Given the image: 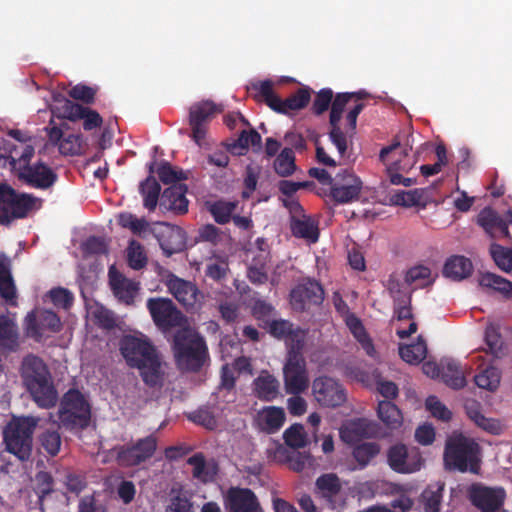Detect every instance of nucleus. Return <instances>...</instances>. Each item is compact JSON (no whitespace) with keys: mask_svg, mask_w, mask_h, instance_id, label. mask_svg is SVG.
Returning <instances> with one entry per match:
<instances>
[{"mask_svg":"<svg viewBox=\"0 0 512 512\" xmlns=\"http://www.w3.org/2000/svg\"><path fill=\"white\" fill-rule=\"evenodd\" d=\"M147 308L155 325L166 332L178 328L174 335L173 351L176 362L182 370L199 368L204 359V343L191 329L187 320L175 308L173 302L166 298H150Z\"/></svg>","mask_w":512,"mask_h":512,"instance_id":"nucleus-1","label":"nucleus"},{"mask_svg":"<svg viewBox=\"0 0 512 512\" xmlns=\"http://www.w3.org/2000/svg\"><path fill=\"white\" fill-rule=\"evenodd\" d=\"M22 377L27 390L39 407L50 408L56 404L58 393L41 359L35 356L25 358L22 364Z\"/></svg>","mask_w":512,"mask_h":512,"instance_id":"nucleus-2","label":"nucleus"},{"mask_svg":"<svg viewBox=\"0 0 512 512\" xmlns=\"http://www.w3.org/2000/svg\"><path fill=\"white\" fill-rule=\"evenodd\" d=\"M480 461V447L472 438L458 432L448 437L444 451L446 467L461 472L478 473Z\"/></svg>","mask_w":512,"mask_h":512,"instance_id":"nucleus-3","label":"nucleus"},{"mask_svg":"<svg viewBox=\"0 0 512 512\" xmlns=\"http://www.w3.org/2000/svg\"><path fill=\"white\" fill-rule=\"evenodd\" d=\"M38 420L34 417L13 418L4 430L7 450L20 460L29 458L32 451V433Z\"/></svg>","mask_w":512,"mask_h":512,"instance_id":"nucleus-4","label":"nucleus"},{"mask_svg":"<svg viewBox=\"0 0 512 512\" xmlns=\"http://www.w3.org/2000/svg\"><path fill=\"white\" fill-rule=\"evenodd\" d=\"M41 207V200L29 194L17 193L7 184H0V223L25 217Z\"/></svg>","mask_w":512,"mask_h":512,"instance_id":"nucleus-5","label":"nucleus"},{"mask_svg":"<svg viewBox=\"0 0 512 512\" xmlns=\"http://www.w3.org/2000/svg\"><path fill=\"white\" fill-rule=\"evenodd\" d=\"M24 329L28 337L40 341L58 333L62 329V322L55 312L35 308L25 317Z\"/></svg>","mask_w":512,"mask_h":512,"instance_id":"nucleus-6","label":"nucleus"},{"mask_svg":"<svg viewBox=\"0 0 512 512\" xmlns=\"http://www.w3.org/2000/svg\"><path fill=\"white\" fill-rule=\"evenodd\" d=\"M59 421L64 426L84 427L90 418V405L77 390H69L59 408Z\"/></svg>","mask_w":512,"mask_h":512,"instance_id":"nucleus-7","label":"nucleus"},{"mask_svg":"<svg viewBox=\"0 0 512 512\" xmlns=\"http://www.w3.org/2000/svg\"><path fill=\"white\" fill-rule=\"evenodd\" d=\"M389 466L396 472L410 474L419 471L424 466V458L416 447H407L397 443L387 452Z\"/></svg>","mask_w":512,"mask_h":512,"instance_id":"nucleus-8","label":"nucleus"},{"mask_svg":"<svg viewBox=\"0 0 512 512\" xmlns=\"http://www.w3.org/2000/svg\"><path fill=\"white\" fill-rule=\"evenodd\" d=\"M285 389L288 393L298 394L308 387V374L304 358L296 351L290 350L284 366Z\"/></svg>","mask_w":512,"mask_h":512,"instance_id":"nucleus-9","label":"nucleus"},{"mask_svg":"<svg viewBox=\"0 0 512 512\" xmlns=\"http://www.w3.org/2000/svg\"><path fill=\"white\" fill-rule=\"evenodd\" d=\"M363 92L358 93H344L336 96L334 101L332 102L331 113H330V125L331 130L329 132V137L333 145L337 148V151L341 157H344L347 150V137L342 132L339 121L341 119L342 113L348 101L352 97L362 98L364 97Z\"/></svg>","mask_w":512,"mask_h":512,"instance_id":"nucleus-10","label":"nucleus"},{"mask_svg":"<svg viewBox=\"0 0 512 512\" xmlns=\"http://www.w3.org/2000/svg\"><path fill=\"white\" fill-rule=\"evenodd\" d=\"M472 503L482 512H500L506 498L502 487H489L482 484H473L468 490Z\"/></svg>","mask_w":512,"mask_h":512,"instance_id":"nucleus-11","label":"nucleus"},{"mask_svg":"<svg viewBox=\"0 0 512 512\" xmlns=\"http://www.w3.org/2000/svg\"><path fill=\"white\" fill-rule=\"evenodd\" d=\"M120 350L127 364L131 367H136L156 352L155 348L143 335L124 336L120 342Z\"/></svg>","mask_w":512,"mask_h":512,"instance_id":"nucleus-12","label":"nucleus"},{"mask_svg":"<svg viewBox=\"0 0 512 512\" xmlns=\"http://www.w3.org/2000/svg\"><path fill=\"white\" fill-rule=\"evenodd\" d=\"M312 393L315 400L322 406H339L346 400L342 386L333 378L319 377L314 380Z\"/></svg>","mask_w":512,"mask_h":512,"instance_id":"nucleus-13","label":"nucleus"},{"mask_svg":"<svg viewBox=\"0 0 512 512\" xmlns=\"http://www.w3.org/2000/svg\"><path fill=\"white\" fill-rule=\"evenodd\" d=\"M363 188L362 181L354 173L344 170L336 175L331 185V196L339 203L356 200Z\"/></svg>","mask_w":512,"mask_h":512,"instance_id":"nucleus-14","label":"nucleus"},{"mask_svg":"<svg viewBox=\"0 0 512 512\" xmlns=\"http://www.w3.org/2000/svg\"><path fill=\"white\" fill-rule=\"evenodd\" d=\"M322 287L315 281L306 280L297 285L291 292V305L293 309L303 311L323 301Z\"/></svg>","mask_w":512,"mask_h":512,"instance_id":"nucleus-15","label":"nucleus"},{"mask_svg":"<svg viewBox=\"0 0 512 512\" xmlns=\"http://www.w3.org/2000/svg\"><path fill=\"white\" fill-rule=\"evenodd\" d=\"M380 161L386 166L389 176V168L395 165V172H407L416 164V159L410 157L407 147H402L398 141L382 148L379 155Z\"/></svg>","mask_w":512,"mask_h":512,"instance_id":"nucleus-16","label":"nucleus"},{"mask_svg":"<svg viewBox=\"0 0 512 512\" xmlns=\"http://www.w3.org/2000/svg\"><path fill=\"white\" fill-rule=\"evenodd\" d=\"M55 101L63 104V110L60 111L59 107H54L52 109L53 113H57L59 117L68 118L71 120H76L80 118L83 119L84 129L86 130H92L100 126L102 123L100 115L95 111L74 104L67 99L60 100L58 98H55Z\"/></svg>","mask_w":512,"mask_h":512,"instance_id":"nucleus-17","label":"nucleus"},{"mask_svg":"<svg viewBox=\"0 0 512 512\" xmlns=\"http://www.w3.org/2000/svg\"><path fill=\"white\" fill-rule=\"evenodd\" d=\"M478 224L493 238L509 236L508 226L512 223V211L500 216L491 208L483 209L477 218Z\"/></svg>","mask_w":512,"mask_h":512,"instance_id":"nucleus-18","label":"nucleus"},{"mask_svg":"<svg viewBox=\"0 0 512 512\" xmlns=\"http://www.w3.org/2000/svg\"><path fill=\"white\" fill-rule=\"evenodd\" d=\"M163 252L170 256L181 251L185 246L184 232L177 226L168 223H158L154 228Z\"/></svg>","mask_w":512,"mask_h":512,"instance_id":"nucleus-19","label":"nucleus"},{"mask_svg":"<svg viewBox=\"0 0 512 512\" xmlns=\"http://www.w3.org/2000/svg\"><path fill=\"white\" fill-rule=\"evenodd\" d=\"M156 449V442L148 437L131 448L118 447L113 450L122 465H136L152 456Z\"/></svg>","mask_w":512,"mask_h":512,"instance_id":"nucleus-20","label":"nucleus"},{"mask_svg":"<svg viewBox=\"0 0 512 512\" xmlns=\"http://www.w3.org/2000/svg\"><path fill=\"white\" fill-rule=\"evenodd\" d=\"M335 306L339 311L343 312L346 325L361 348L366 352L368 356L375 357V347L360 320L346 310V305L340 298L335 299Z\"/></svg>","mask_w":512,"mask_h":512,"instance_id":"nucleus-21","label":"nucleus"},{"mask_svg":"<svg viewBox=\"0 0 512 512\" xmlns=\"http://www.w3.org/2000/svg\"><path fill=\"white\" fill-rule=\"evenodd\" d=\"M110 287L115 297L122 303L131 305L139 293V284L120 274L114 267L109 270Z\"/></svg>","mask_w":512,"mask_h":512,"instance_id":"nucleus-22","label":"nucleus"},{"mask_svg":"<svg viewBox=\"0 0 512 512\" xmlns=\"http://www.w3.org/2000/svg\"><path fill=\"white\" fill-rule=\"evenodd\" d=\"M165 284L169 292L184 306L194 307L198 302V290L191 282L168 275Z\"/></svg>","mask_w":512,"mask_h":512,"instance_id":"nucleus-23","label":"nucleus"},{"mask_svg":"<svg viewBox=\"0 0 512 512\" xmlns=\"http://www.w3.org/2000/svg\"><path fill=\"white\" fill-rule=\"evenodd\" d=\"M15 175L20 180L36 188H48L55 181L54 173L42 163L33 166L28 165L15 173Z\"/></svg>","mask_w":512,"mask_h":512,"instance_id":"nucleus-24","label":"nucleus"},{"mask_svg":"<svg viewBox=\"0 0 512 512\" xmlns=\"http://www.w3.org/2000/svg\"><path fill=\"white\" fill-rule=\"evenodd\" d=\"M144 382L150 386H161L166 377L167 366L157 352L136 366Z\"/></svg>","mask_w":512,"mask_h":512,"instance_id":"nucleus-25","label":"nucleus"},{"mask_svg":"<svg viewBox=\"0 0 512 512\" xmlns=\"http://www.w3.org/2000/svg\"><path fill=\"white\" fill-rule=\"evenodd\" d=\"M226 505L231 512H261L255 495L248 489H230Z\"/></svg>","mask_w":512,"mask_h":512,"instance_id":"nucleus-26","label":"nucleus"},{"mask_svg":"<svg viewBox=\"0 0 512 512\" xmlns=\"http://www.w3.org/2000/svg\"><path fill=\"white\" fill-rule=\"evenodd\" d=\"M376 433V426L367 419H356L345 423L341 430L340 436L347 443H354L361 438L371 437Z\"/></svg>","mask_w":512,"mask_h":512,"instance_id":"nucleus-27","label":"nucleus"},{"mask_svg":"<svg viewBox=\"0 0 512 512\" xmlns=\"http://www.w3.org/2000/svg\"><path fill=\"white\" fill-rule=\"evenodd\" d=\"M187 188L184 184H174L167 188L161 198L160 205L176 214L188 211V200L185 196Z\"/></svg>","mask_w":512,"mask_h":512,"instance_id":"nucleus-28","label":"nucleus"},{"mask_svg":"<svg viewBox=\"0 0 512 512\" xmlns=\"http://www.w3.org/2000/svg\"><path fill=\"white\" fill-rule=\"evenodd\" d=\"M270 333L277 338H284L291 350L299 349L305 338L302 330H293L292 325L285 320H273L269 324Z\"/></svg>","mask_w":512,"mask_h":512,"instance_id":"nucleus-29","label":"nucleus"},{"mask_svg":"<svg viewBox=\"0 0 512 512\" xmlns=\"http://www.w3.org/2000/svg\"><path fill=\"white\" fill-rule=\"evenodd\" d=\"M33 154L34 147L32 144L27 142H20L12 147L10 156L8 158L0 157V163L4 166L8 162L12 171L17 173L19 170H22V168L29 165L28 162Z\"/></svg>","mask_w":512,"mask_h":512,"instance_id":"nucleus-30","label":"nucleus"},{"mask_svg":"<svg viewBox=\"0 0 512 512\" xmlns=\"http://www.w3.org/2000/svg\"><path fill=\"white\" fill-rule=\"evenodd\" d=\"M285 421V413L279 407H265L258 411L256 422L265 431L274 432L278 430Z\"/></svg>","mask_w":512,"mask_h":512,"instance_id":"nucleus-31","label":"nucleus"},{"mask_svg":"<svg viewBox=\"0 0 512 512\" xmlns=\"http://www.w3.org/2000/svg\"><path fill=\"white\" fill-rule=\"evenodd\" d=\"M390 201L394 205L404 207H425L430 201V196L425 189H413L409 191H397L391 196Z\"/></svg>","mask_w":512,"mask_h":512,"instance_id":"nucleus-32","label":"nucleus"},{"mask_svg":"<svg viewBox=\"0 0 512 512\" xmlns=\"http://www.w3.org/2000/svg\"><path fill=\"white\" fill-rule=\"evenodd\" d=\"M472 270L473 266L469 259L463 256H453L446 261L443 273L453 280H462L468 277Z\"/></svg>","mask_w":512,"mask_h":512,"instance_id":"nucleus-33","label":"nucleus"},{"mask_svg":"<svg viewBox=\"0 0 512 512\" xmlns=\"http://www.w3.org/2000/svg\"><path fill=\"white\" fill-rule=\"evenodd\" d=\"M377 414L383 424L390 430H397L403 424L402 413L392 402L380 401Z\"/></svg>","mask_w":512,"mask_h":512,"instance_id":"nucleus-34","label":"nucleus"},{"mask_svg":"<svg viewBox=\"0 0 512 512\" xmlns=\"http://www.w3.org/2000/svg\"><path fill=\"white\" fill-rule=\"evenodd\" d=\"M466 411L469 418L483 430L492 433L499 434L502 431L501 423L496 419L485 417L480 409L479 405L475 402L466 405Z\"/></svg>","mask_w":512,"mask_h":512,"instance_id":"nucleus-35","label":"nucleus"},{"mask_svg":"<svg viewBox=\"0 0 512 512\" xmlns=\"http://www.w3.org/2000/svg\"><path fill=\"white\" fill-rule=\"evenodd\" d=\"M291 228L295 236L304 238L308 242H316L318 239V228L314 221L306 215L293 217Z\"/></svg>","mask_w":512,"mask_h":512,"instance_id":"nucleus-36","label":"nucleus"},{"mask_svg":"<svg viewBox=\"0 0 512 512\" xmlns=\"http://www.w3.org/2000/svg\"><path fill=\"white\" fill-rule=\"evenodd\" d=\"M188 464L192 467L193 476L202 482L212 480L217 473V467L213 462L205 461L201 454H195L188 459Z\"/></svg>","mask_w":512,"mask_h":512,"instance_id":"nucleus-37","label":"nucleus"},{"mask_svg":"<svg viewBox=\"0 0 512 512\" xmlns=\"http://www.w3.org/2000/svg\"><path fill=\"white\" fill-rule=\"evenodd\" d=\"M18 332L13 319L0 316V349L12 350L18 346Z\"/></svg>","mask_w":512,"mask_h":512,"instance_id":"nucleus-38","label":"nucleus"},{"mask_svg":"<svg viewBox=\"0 0 512 512\" xmlns=\"http://www.w3.org/2000/svg\"><path fill=\"white\" fill-rule=\"evenodd\" d=\"M465 372L460 365L452 360H446L442 364V378L444 382L454 388L459 389L465 386Z\"/></svg>","mask_w":512,"mask_h":512,"instance_id":"nucleus-39","label":"nucleus"},{"mask_svg":"<svg viewBox=\"0 0 512 512\" xmlns=\"http://www.w3.org/2000/svg\"><path fill=\"white\" fill-rule=\"evenodd\" d=\"M400 357L409 364H418L425 359L427 355V346L425 341L419 337L417 342L409 345L399 346Z\"/></svg>","mask_w":512,"mask_h":512,"instance_id":"nucleus-40","label":"nucleus"},{"mask_svg":"<svg viewBox=\"0 0 512 512\" xmlns=\"http://www.w3.org/2000/svg\"><path fill=\"white\" fill-rule=\"evenodd\" d=\"M318 493L325 498L332 499L344 495L339 478L334 474H325L316 481Z\"/></svg>","mask_w":512,"mask_h":512,"instance_id":"nucleus-41","label":"nucleus"},{"mask_svg":"<svg viewBox=\"0 0 512 512\" xmlns=\"http://www.w3.org/2000/svg\"><path fill=\"white\" fill-rule=\"evenodd\" d=\"M309 100L310 91L308 89H300L296 94L285 101L279 99V105L276 106L275 111L290 114L304 108Z\"/></svg>","mask_w":512,"mask_h":512,"instance_id":"nucleus-42","label":"nucleus"},{"mask_svg":"<svg viewBox=\"0 0 512 512\" xmlns=\"http://www.w3.org/2000/svg\"><path fill=\"white\" fill-rule=\"evenodd\" d=\"M408 288H420L430 284L433 277L429 268L417 266L408 270L404 277Z\"/></svg>","mask_w":512,"mask_h":512,"instance_id":"nucleus-43","label":"nucleus"},{"mask_svg":"<svg viewBox=\"0 0 512 512\" xmlns=\"http://www.w3.org/2000/svg\"><path fill=\"white\" fill-rule=\"evenodd\" d=\"M278 382L270 374L261 373L254 382L255 393L263 399L270 400L277 394Z\"/></svg>","mask_w":512,"mask_h":512,"instance_id":"nucleus-44","label":"nucleus"},{"mask_svg":"<svg viewBox=\"0 0 512 512\" xmlns=\"http://www.w3.org/2000/svg\"><path fill=\"white\" fill-rule=\"evenodd\" d=\"M485 351L494 356H499L503 350V339L499 331V326L489 323L484 331Z\"/></svg>","mask_w":512,"mask_h":512,"instance_id":"nucleus-45","label":"nucleus"},{"mask_svg":"<svg viewBox=\"0 0 512 512\" xmlns=\"http://www.w3.org/2000/svg\"><path fill=\"white\" fill-rule=\"evenodd\" d=\"M501 374L496 367L490 366L475 376V383L481 389L494 391L500 384Z\"/></svg>","mask_w":512,"mask_h":512,"instance_id":"nucleus-46","label":"nucleus"},{"mask_svg":"<svg viewBox=\"0 0 512 512\" xmlns=\"http://www.w3.org/2000/svg\"><path fill=\"white\" fill-rule=\"evenodd\" d=\"M141 193L144 198V206L149 210L155 209L160 193V185L156 179L153 177H148L141 184Z\"/></svg>","mask_w":512,"mask_h":512,"instance_id":"nucleus-47","label":"nucleus"},{"mask_svg":"<svg viewBox=\"0 0 512 512\" xmlns=\"http://www.w3.org/2000/svg\"><path fill=\"white\" fill-rule=\"evenodd\" d=\"M479 284L482 287L494 289L504 294L512 292V283L493 273H484L479 277Z\"/></svg>","mask_w":512,"mask_h":512,"instance_id":"nucleus-48","label":"nucleus"},{"mask_svg":"<svg viewBox=\"0 0 512 512\" xmlns=\"http://www.w3.org/2000/svg\"><path fill=\"white\" fill-rule=\"evenodd\" d=\"M41 448L50 456H55L61 447V436L56 430H46L39 437Z\"/></svg>","mask_w":512,"mask_h":512,"instance_id":"nucleus-49","label":"nucleus"},{"mask_svg":"<svg viewBox=\"0 0 512 512\" xmlns=\"http://www.w3.org/2000/svg\"><path fill=\"white\" fill-rule=\"evenodd\" d=\"M491 255L496 265L505 272L512 269V250L504 248L498 244H492L490 248Z\"/></svg>","mask_w":512,"mask_h":512,"instance_id":"nucleus-50","label":"nucleus"},{"mask_svg":"<svg viewBox=\"0 0 512 512\" xmlns=\"http://www.w3.org/2000/svg\"><path fill=\"white\" fill-rule=\"evenodd\" d=\"M284 439L286 444L293 448L304 447L308 442L307 434L303 426L299 424L292 425L288 428L284 432Z\"/></svg>","mask_w":512,"mask_h":512,"instance_id":"nucleus-51","label":"nucleus"},{"mask_svg":"<svg viewBox=\"0 0 512 512\" xmlns=\"http://www.w3.org/2000/svg\"><path fill=\"white\" fill-rule=\"evenodd\" d=\"M274 167L281 176H288L295 170L294 153L291 149H284L276 158Z\"/></svg>","mask_w":512,"mask_h":512,"instance_id":"nucleus-52","label":"nucleus"},{"mask_svg":"<svg viewBox=\"0 0 512 512\" xmlns=\"http://www.w3.org/2000/svg\"><path fill=\"white\" fill-rule=\"evenodd\" d=\"M88 313L91 320L103 328L108 329L115 325L113 314L103 306H91Z\"/></svg>","mask_w":512,"mask_h":512,"instance_id":"nucleus-53","label":"nucleus"},{"mask_svg":"<svg viewBox=\"0 0 512 512\" xmlns=\"http://www.w3.org/2000/svg\"><path fill=\"white\" fill-rule=\"evenodd\" d=\"M157 174L160 180L165 184H182L180 181L185 178V174L181 170H176L168 163H163L159 166Z\"/></svg>","mask_w":512,"mask_h":512,"instance_id":"nucleus-54","label":"nucleus"},{"mask_svg":"<svg viewBox=\"0 0 512 512\" xmlns=\"http://www.w3.org/2000/svg\"><path fill=\"white\" fill-rule=\"evenodd\" d=\"M425 405L431 415L439 420L448 421L452 417V412L435 396H429Z\"/></svg>","mask_w":512,"mask_h":512,"instance_id":"nucleus-55","label":"nucleus"},{"mask_svg":"<svg viewBox=\"0 0 512 512\" xmlns=\"http://www.w3.org/2000/svg\"><path fill=\"white\" fill-rule=\"evenodd\" d=\"M253 88L257 91V97L263 99L270 108L275 110L276 106L279 105V98L273 93L272 82L269 80L262 81L254 84Z\"/></svg>","mask_w":512,"mask_h":512,"instance_id":"nucleus-56","label":"nucleus"},{"mask_svg":"<svg viewBox=\"0 0 512 512\" xmlns=\"http://www.w3.org/2000/svg\"><path fill=\"white\" fill-rule=\"evenodd\" d=\"M235 208L236 204L234 202L218 201L211 205L210 212L218 223H226Z\"/></svg>","mask_w":512,"mask_h":512,"instance_id":"nucleus-57","label":"nucleus"},{"mask_svg":"<svg viewBox=\"0 0 512 512\" xmlns=\"http://www.w3.org/2000/svg\"><path fill=\"white\" fill-rule=\"evenodd\" d=\"M47 299L58 308L68 309L73 302L72 294L64 288H54L47 294Z\"/></svg>","mask_w":512,"mask_h":512,"instance_id":"nucleus-58","label":"nucleus"},{"mask_svg":"<svg viewBox=\"0 0 512 512\" xmlns=\"http://www.w3.org/2000/svg\"><path fill=\"white\" fill-rule=\"evenodd\" d=\"M119 224L122 227L131 229L134 233L144 234L148 231L149 225L144 219H139L129 213L120 214L118 217Z\"/></svg>","mask_w":512,"mask_h":512,"instance_id":"nucleus-59","label":"nucleus"},{"mask_svg":"<svg viewBox=\"0 0 512 512\" xmlns=\"http://www.w3.org/2000/svg\"><path fill=\"white\" fill-rule=\"evenodd\" d=\"M128 263L133 269H141L147 262V257L140 244L131 242L127 249Z\"/></svg>","mask_w":512,"mask_h":512,"instance_id":"nucleus-60","label":"nucleus"},{"mask_svg":"<svg viewBox=\"0 0 512 512\" xmlns=\"http://www.w3.org/2000/svg\"><path fill=\"white\" fill-rule=\"evenodd\" d=\"M0 295L7 300H12L15 295V287L10 272L2 263H0Z\"/></svg>","mask_w":512,"mask_h":512,"instance_id":"nucleus-61","label":"nucleus"},{"mask_svg":"<svg viewBox=\"0 0 512 512\" xmlns=\"http://www.w3.org/2000/svg\"><path fill=\"white\" fill-rule=\"evenodd\" d=\"M441 499V488L437 490H425L422 494L424 512H439Z\"/></svg>","mask_w":512,"mask_h":512,"instance_id":"nucleus-62","label":"nucleus"},{"mask_svg":"<svg viewBox=\"0 0 512 512\" xmlns=\"http://www.w3.org/2000/svg\"><path fill=\"white\" fill-rule=\"evenodd\" d=\"M227 271L228 264L223 259L211 258L206 265V275L213 280H221Z\"/></svg>","mask_w":512,"mask_h":512,"instance_id":"nucleus-63","label":"nucleus"},{"mask_svg":"<svg viewBox=\"0 0 512 512\" xmlns=\"http://www.w3.org/2000/svg\"><path fill=\"white\" fill-rule=\"evenodd\" d=\"M378 453L379 446L375 443H364L354 449V457L362 465H365Z\"/></svg>","mask_w":512,"mask_h":512,"instance_id":"nucleus-64","label":"nucleus"}]
</instances>
